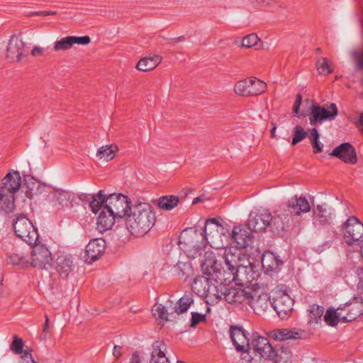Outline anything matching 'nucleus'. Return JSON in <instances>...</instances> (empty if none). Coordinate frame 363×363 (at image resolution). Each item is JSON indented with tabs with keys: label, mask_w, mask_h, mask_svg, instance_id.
Segmentation results:
<instances>
[{
	"label": "nucleus",
	"mask_w": 363,
	"mask_h": 363,
	"mask_svg": "<svg viewBox=\"0 0 363 363\" xmlns=\"http://www.w3.org/2000/svg\"><path fill=\"white\" fill-rule=\"evenodd\" d=\"M157 223L156 211L150 203L135 201L123 219L124 229L129 236L140 238L147 235Z\"/></svg>",
	"instance_id": "1"
},
{
	"label": "nucleus",
	"mask_w": 363,
	"mask_h": 363,
	"mask_svg": "<svg viewBox=\"0 0 363 363\" xmlns=\"http://www.w3.org/2000/svg\"><path fill=\"white\" fill-rule=\"evenodd\" d=\"M133 204L130 199L125 194H108L105 190H100L91 196L89 207L95 214L104 207L123 220L132 208Z\"/></svg>",
	"instance_id": "2"
},
{
	"label": "nucleus",
	"mask_w": 363,
	"mask_h": 363,
	"mask_svg": "<svg viewBox=\"0 0 363 363\" xmlns=\"http://www.w3.org/2000/svg\"><path fill=\"white\" fill-rule=\"evenodd\" d=\"M247 295L246 305L250 306L255 314L264 315L270 311L271 295L263 284L257 282L250 284Z\"/></svg>",
	"instance_id": "3"
},
{
	"label": "nucleus",
	"mask_w": 363,
	"mask_h": 363,
	"mask_svg": "<svg viewBox=\"0 0 363 363\" xmlns=\"http://www.w3.org/2000/svg\"><path fill=\"white\" fill-rule=\"evenodd\" d=\"M213 279L206 277H198L192 284L193 291L200 296L206 298L207 304L217 303L223 296V284L216 285Z\"/></svg>",
	"instance_id": "4"
},
{
	"label": "nucleus",
	"mask_w": 363,
	"mask_h": 363,
	"mask_svg": "<svg viewBox=\"0 0 363 363\" xmlns=\"http://www.w3.org/2000/svg\"><path fill=\"white\" fill-rule=\"evenodd\" d=\"M206 244L203 233L193 228L183 230L179 239L181 249L191 258H194Z\"/></svg>",
	"instance_id": "5"
},
{
	"label": "nucleus",
	"mask_w": 363,
	"mask_h": 363,
	"mask_svg": "<svg viewBox=\"0 0 363 363\" xmlns=\"http://www.w3.org/2000/svg\"><path fill=\"white\" fill-rule=\"evenodd\" d=\"M271 306L281 319L289 317L294 306V300L283 286L276 287L271 293Z\"/></svg>",
	"instance_id": "6"
},
{
	"label": "nucleus",
	"mask_w": 363,
	"mask_h": 363,
	"mask_svg": "<svg viewBox=\"0 0 363 363\" xmlns=\"http://www.w3.org/2000/svg\"><path fill=\"white\" fill-rule=\"evenodd\" d=\"M201 268L204 274L212 277L217 284L225 283L223 263L213 252L208 251L205 253Z\"/></svg>",
	"instance_id": "7"
},
{
	"label": "nucleus",
	"mask_w": 363,
	"mask_h": 363,
	"mask_svg": "<svg viewBox=\"0 0 363 363\" xmlns=\"http://www.w3.org/2000/svg\"><path fill=\"white\" fill-rule=\"evenodd\" d=\"M16 235L30 245L35 244L39 238L37 229L26 216L19 215L13 223Z\"/></svg>",
	"instance_id": "8"
},
{
	"label": "nucleus",
	"mask_w": 363,
	"mask_h": 363,
	"mask_svg": "<svg viewBox=\"0 0 363 363\" xmlns=\"http://www.w3.org/2000/svg\"><path fill=\"white\" fill-rule=\"evenodd\" d=\"M267 84L256 77L244 79L236 82L233 87L235 94L239 96H254L264 93Z\"/></svg>",
	"instance_id": "9"
},
{
	"label": "nucleus",
	"mask_w": 363,
	"mask_h": 363,
	"mask_svg": "<svg viewBox=\"0 0 363 363\" xmlns=\"http://www.w3.org/2000/svg\"><path fill=\"white\" fill-rule=\"evenodd\" d=\"M225 228L223 224L216 218L208 219L206 221L203 229L204 238L206 243L211 247L219 248L223 242V237L225 235Z\"/></svg>",
	"instance_id": "10"
},
{
	"label": "nucleus",
	"mask_w": 363,
	"mask_h": 363,
	"mask_svg": "<svg viewBox=\"0 0 363 363\" xmlns=\"http://www.w3.org/2000/svg\"><path fill=\"white\" fill-rule=\"evenodd\" d=\"M343 239L349 245H358L363 240V224L354 217H350L342 225Z\"/></svg>",
	"instance_id": "11"
},
{
	"label": "nucleus",
	"mask_w": 363,
	"mask_h": 363,
	"mask_svg": "<svg viewBox=\"0 0 363 363\" xmlns=\"http://www.w3.org/2000/svg\"><path fill=\"white\" fill-rule=\"evenodd\" d=\"M52 257L49 250L43 245L34 244L30 250V267L38 269H48L51 266Z\"/></svg>",
	"instance_id": "12"
},
{
	"label": "nucleus",
	"mask_w": 363,
	"mask_h": 363,
	"mask_svg": "<svg viewBox=\"0 0 363 363\" xmlns=\"http://www.w3.org/2000/svg\"><path fill=\"white\" fill-rule=\"evenodd\" d=\"M337 113V108L333 103L330 104L327 107L312 105L308 112L310 124L313 125L318 122L322 123L326 119H333Z\"/></svg>",
	"instance_id": "13"
},
{
	"label": "nucleus",
	"mask_w": 363,
	"mask_h": 363,
	"mask_svg": "<svg viewBox=\"0 0 363 363\" xmlns=\"http://www.w3.org/2000/svg\"><path fill=\"white\" fill-rule=\"evenodd\" d=\"M253 349L266 359H272L276 362H281L276 350L272 346L268 339L262 336L254 337L252 340Z\"/></svg>",
	"instance_id": "14"
},
{
	"label": "nucleus",
	"mask_w": 363,
	"mask_h": 363,
	"mask_svg": "<svg viewBox=\"0 0 363 363\" xmlns=\"http://www.w3.org/2000/svg\"><path fill=\"white\" fill-rule=\"evenodd\" d=\"M223 258L225 259V266L227 267L226 269L223 267L224 279L225 283H228L233 280L235 277L234 272H235L236 269L242 264L240 263V254L235 249H225Z\"/></svg>",
	"instance_id": "15"
},
{
	"label": "nucleus",
	"mask_w": 363,
	"mask_h": 363,
	"mask_svg": "<svg viewBox=\"0 0 363 363\" xmlns=\"http://www.w3.org/2000/svg\"><path fill=\"white\" fill-rule=\"evenodd\" d=\"M26 43L21 35L11 37L6 48V57L12 61L19 62L25 55Z\"/></svg>",
	"instance_id": "16"
},
{
	"label": "nucleus",
	"mask_w": 363,
	"mask_h": 363,
	"mask_svg": "<svg viewBox=\"0 0 363 363\" xmlns=\"http://www.w3.org/2000/svg\"><path fill=\"white\" fill-rule=\"evenodd\" d=\"M250 215V218L248 220V226L251 230L262 232L265 230L267 227H270L272 213L269 210H260Z\"/></svg>",
	"instance_id": "17"
},
{
	"label": "nucleus",
	"mask_w": 363,
	"mask_h": 363,
	"mask_svg": "<svg viewBox=\"0 0 363 363\" xmlns=\"http://www.w3.org/2000/svg\"><path fill=\"white\" fill-rule=\"evenodd\" d=\"M291 218L288 211L284 208L277 209L274 211V216L272 215L270 228L274 233L282 234L288 229Z\"/></svg>",
	"instance_id": "18"
},
{
	"label": "nucleus",
	"mask_w": 363,
	"mask_h": 363,
	"mask_svg": "<svg viewBox=\"0 0 363 363\" xmlns=\"http://www.w3.org/2000/svg\"><path fill=\"white\" fill-rule=\"evenodd\" d=\"M338 308L342 321H352L363 314V303L357 301L342 304Z\"/></svg>",
	"instance_id": "19"
},
{
	"label": "nucleus",
	"mask_w": 363,
	"mask_h": 363,
	"mask_svg": "<svg viewBox=\"0 0 363 363\" xmlns=\"http://www.w3.org/2000/svg\"><path fill=\"white\" fill-rule=\"evenodd\" d=\"M288 211L289 215L299 216L301 214L308 213L311 209V205L308 199L303 196L291 198L288 201L286 207L284 208Z\"/></svg>",
	"instance_id": "20"
},
{
	"label": "nucleus",
	"mask_w": 363,
	"mask_h": 363,
	"mask_svg": "<svg viewBox=\"0 0 363 363\" xmlns=\"http://www.w3.org/2000/svg\"><path fill=\"white\" fill-rule=\"evenodd\" d=\"M250 289V284L244 289L231 287L225 292L223 291L224 299L230 304L240 305L247 304L248 298L247 292Z\"/></svg>",
	"instance_id": "21"
},
{
	"label": "nucleus",
	"mask_w": 363,
	"mask_h": 363,
	"mask_svg": "<svg viewBox=\"0 0 363 363\" xmlns=\"http://www.w3.org/2000/svg\"><path fill=\"white\" fill-rule=\"evenodd\" d=\"M331 156L340 158L345 163L354 164L357 162L354 148L348 143H345L333 149Z\"/></svg>",
	"instance_id": "22"
},
{
	"label": "nucleus",
	"mask_w": 363,
	"mask_h": 363,
	"mask_svg": "<svg viewBox=\"0 0 363 363\" xmlns=\"http://www.w3.org/2000/svg\"><path fill=\"white\" fill-rule=\"evenodd\" d=\"M106 242L102 238L93 239L86 247V262L90 264L97 260L104 252Z\"/></svg>",
	"instance_id": "23"
},
{
	"label": "nucleus",
	"mask_w": 363,
	"mask_h": 363,
	"mask_svg": "<svg viewBox=\"0 0 363 363\" xmlns=\"http://www.w3.org/2000/svg\"><path fill=\"white\" fill-rule=\"evenodd\" d=\"M251 229L246 226H235L232 232V239L236 247L243 249L249 246L252 242Z\"/></svg>",
	"instance_id": "24"
},
{
	"label": "nucleus",
	"mask_w": 363,
	"mask_h": 363,
	"mask_svg": "<svg viewBox=\"0 0 363 363\" xmlns=\"http://www.w3.org/2000/svg\"><path fill=\"white\" fill-rule=\"evenodd\" d=\"M333 210L325 203L318 204L313 210L315 223L320 225H328L333 218Z\"/></svg>",
	"instance_id": "25"
},
{
	"label": "nucleus",
	"mask_w": 363,
	"mask_h": 363,
	"mask_svg": "<svg viewBox=\"0 0 363 363\" xmlns=\"http://www.w3.org/2000/svg\"><path fill=\"white\" fill-rule=\"evenodd\" d=\"M74 267L73 258L67 253L60 254L55 260V269L62 278H67Z\"/></svg>",
	"instance_id": "26"
},
{
	"label": "nucleus",
	"mask_w": 363,
	"mask_h": 363,
	"mask_svg": "<svg viewBox=\"0 0 363 363\" xmlns=\"http://www.w3.org/2000/svg\"><path fill=\"white\" fill-rule=\"evenodd\" d=\"M100 211L96 220V228L101 233H104L111 230L115 224L116 219L119 218L104 207Z\"/></svg>",
	"instance_id": "27"
},
{
	"label": "nucleus",
	"mask_w": 363,
	"mask_h": 363,
	"mask_svg": "<svg viewBox=\"0 0 363 363\" xmlns=\"http://www.w3.org/2000/svg\"><path fill=\"white\" fill-rule=\"evenodd\" d=\"M30 247H21L13 250L9 255V262L21 267H30Z\"/></svg>",
	"instance_id": "28"
},
{
	"label": "nucleus",
	"mask_w": 363,
	"mask_h": 363,
	"mask_svg": "<svg viewBox=\"0 0 363 363\" xmlns=\"http://www.w3.org/2000/svg\"><path fill=\"white\" fill-rule=\"evenodd\" d=\"M162 58L157 54H149L141 57L135 65V69L143 72L154 70L161 62Z\"/></svg>",
	"instance_id": "29"
},
{
	"label": "nucleus",
	"mask_w": 363,
	"mask_h": 363,
	"mask_svg": "<svg viewBox=\"0 0 363 363\" xmlns=\"http://www.w3.org/2000/svg\"><path fill=\"white\" fill-rule=\"evenodd\" d=\"M119 148L117 144L111 143L99 147L96 151L95 155L99 162H108L116 157Z\"/></svg>",
	"instance_id": "30"
},
{
	"label": "nucleus",
	"mask_w": 363,
	"mask_h": 363,
	"mask_svg": "<svg viewBox=\"0 0 363 363\" xmlns=\"http://www.w3.org/2000/svg\"><path fill=\"white\" fill-rule=\"evenodd\" d=\"M247 264H242L234 272V278L232 281H235L238 284H248L255 276V272L252 264L247 262Z\"/></svg>",
	"instance_id": "31"
},
{
	"label": "nucleus",
	"mask_w": 363,
	"mask_h": 363,
	"mask_svg": "<svg viewBox=\"0 0 363 363\" xmlns=\"http://www.w3.org/2000/svg\"><path fill=\"white\" fill-rule=\"evenodd\" d=\"M51 201L55 206H59L63 209L70 208L73 206L72 195L62 189H55L52 192Z\"/></svg>",
	"instance_id": "32"
},
{
	"label": "nucleus",
	"mask_w": 363,
	"mask_h": 363,
	"mask_svg": "<svg viewBox=\"0 0 363 363\" xmlns=\"http://www.w3.org/2000/svg\"><path fill=\"white\" fill-rule=\"evenodd\" d=\"M249 334L240 328H233L230 337L237 350L242 351L249 347Z\"/></svg>",
	"instance_id": "33"
},
{
	"label": "nucleus",
	"mask_w": 363,
	"mask_h": 363,
	"mask_svg": "<svg viewBox=\"0 0 363 363\" xmlns=\"http://www.w3.org/2000/svg\"><path fill=\"white\" fill-rule=\"evenodd\" d=\"M21 177L18 172L11 170L3 179L1 189L9 190V192L15 194L21 186Z\"/></svg>",
	"instance_id": "34"
},
{
	"label": "nucleus",
	"mask_w": 363,
	"mask_h": 363,
	"mask_svg": "<svg viewBox=\"0 0 363 363\" xmlns=\"http://www.w3.org/2000/svg\"><path fill=\"white\" fill-rule=\"evenodd\" d=\"M281 264L282 261L273 252H267L262 256V265L267 274L277 272Z\"/></svg>",
	"instance_id": "35"
},
{
	"label": "nucleus",
	"mask_w": 363,
	"mask_h": 363,
	"mask_svg": "<svg viewBox=\"0 0 363 363\" xmlns=\"http://www.w3.org/2000/svg\"><path fill=\"white\" fill-rule=\"evenodd\" d=\"M167 346L163 342L157 341L152 345L150 363H170L166 357Z\"/></svg>",
	"instance_id": "36"
},
{
	"label": "nucleus",
	"mask_w": 363,
	"mask_h": 363,
	"mask_svg": "<svg viewBox=\"0 0 363 363\" xmlns=\"http://www.w3.org/2000/svg\"><path fill=\"white\" fill-rule=\"evenodd\" d=\"M14 194L9 192V190L0 189V211L9 213L13 211Z\"/></svg>",
	"instance_id": "37"
},
{
	"label": "nucleus",
	"mask_w": 363,
	"mask_h": 363,
	"mask_svg": "<svg viewBox=\"0 0 363 363\" xmlns=\"http://www.w3.org/2000/svg\"><path fill=\"white\" fill-rule=\"evenodd\" d=\"M303 335V330L296 329H278L273 331V337L278 341L296 340L301 338Z\"/></svg>",
	"instance_id": "38"
},
{
	"label": "nucleus",
	"mask_w": 363,
	"mask_h": 363,
	"mask_svg": "<svg viewBox=\"0 0 363 363\" xmlns=\"http://www.w3.org/2000/svg\"><path fill=\"white\" fill-rule=\"evenodd\" d=\"M179 203V198L176 196H165L158 199L157 205L163 211H170Z\"/></svg>",
	"instance_id": "39"
},
{
	"label": "nucleus",
	"mask_w": 363,
	"mask_h": 363,
	"mask_svg": "<svg viewBox=\"0 0 363 363\" xmlns=\"http://www.w3.org/2000/svg\"><path fill=\"white\" fill-rule=\"evenodd\" d=\"M70 35L61 38L53 43L52 50L55 52H66L72 48Z\"/></svg>",
	"instance_id": "40"
},
{
	"label": "nucleus",
	"mask_w": 363,
	"mask_h": 363,
	"mask_svg": "<svg viewBox=\"0 0 363 363\" xmlns=\"http://www.w3.org/2000/svg\"><path fill=\"white\" fill-rule=\"evenodd\" d=\"M316 68L318 74L328 75L333 72V67L329 60L324 57H319L316 61Z\"/></svg>",
	"instance_id": "41"
},
{
	"label": "nucleus",
	"mask_w": 363,
	"mask_h": 363,
	"mask_svg": "<svg viewBox=\"0 0 363 363\" xmlns=\"http://www.w3.org/2000/svg\"><path fill=\"white\" fill-rule=\"evenodd\" d=\"M172 306V302L168 301L167 305L164 306L161 303H156L153 306L152 311L153 315L161 320H168V308Z\"/></svg>",
	"instance_id": "42"
},
{
	"label": "nucleus",
	"mask_w": 363,
	"mask_h": 363,
	"mask_svg": "<svg viewBox=\"0 0 363 363\" xmlns=\"http://www.w3.org/2000/svg\"><path fill=\"white\" fill-rule=\"evenodd\" d=\"M340 313L339 308H330L328 309L324 315V320L330 326H335L339 322L342 321L341 317L338 315Z\"/></svg>",
	"instance_id": "43"
},
{
	"label": "nucleus",
	"mask_w": 363,
	"mask_h": 363,
	"mask_svg": "<svg viewBox=\"0 0 363 363\" xmlns=\"http://www.w3.org/2000/svg\"><path fill=\"white\" fill-rule=\"evenodd\" d=\"M323 313V307L318 305L311 306L308 313V323L310 324L318 323L321 320Z\"/></svg>",
	"instance_id": "44"
},
{
	"label": "nucleus",
	"mask_w": 363,
	"mask_h": 363,
	"mask_svg": "<svg viewBox=\"0 0 363 363\" xmlns=\"http://www.w3.org/2000/svg\"><path fill=\"white\" fill-rule=\"evenodd\" d=\"M293 138L291 143V146H295L297 143L303 140L307 137V132L300 124H296L292 129Z\"/></svg>",
	"instance_id": "45"
},
{
	"label": "nucleus",
	"mask_w": 363,
	"mask_h": 363,
	"mask_svg": "<svg viewBox=\"0 0 363 363\" xmlns=\"http://www.w3.org/2000/svg\"><path fill=\"white\" fill-rule=\"evenodd\" d=\"M193 303V298L189 295H184L177 303L175 306V312L180 314L186 312L191 304Z\"/></svg>",
	"instance_id": "46"
},
{
	"label": "nucleus",
	"mask_w": 363,
	"mask_h": 363,
	"mask_svg": "<svg viewBox=\"0 0 363 363\" xmlns=\"http://www.w3.org/2000/svg\"><path fill=\"white\" fill-rule=\"evenodd\" d=\"M319 133L315 128L311 130L309 135V140L313 149L314 153H319L323 152V145L319 141Z\"/></svg>",
	"instance_id": "47"
},
{
	"label": "nucleus",
	"mask_w": 363,
	"mask_h": 363,
	"mask_svg": "<svg viewBox=\"0 0 363 363\" xmlns=\"http://www.w3.org/2000/svg\"><path fill=\"white\" fill-rule=\"evenodd\" d=\"M23 348L24 343L23 340L19 337L14 335L13 337V341L10 345L11 350L16 354H21L22 357L25 352H28V351L24 350Z\"/></svg>",
	"instance_id": "48"
},
{
	"label": "nucleus",
	"mask_w": 363,
	"mask_h": 363,
	"mask_svg": "<svg viewBox=\"0 0 363 363\" xmlns=\"http://www.w3.org/2000/svg\"><path fill=\"white\" fill-rule=\"evenodd\" d=\"M259 41V38L255 33H251L242 38V47L252 48L257 45Z\"/></svg>",
	"instance_id": "49"
},
{
	"label": "nucleus",
	"mask_w": 363,
	"mask_h": 363,
	"mask_svg": "<svg viewBox=\"0 0 363 363\" xmlns=\"http://www.w3.org/2000/svg\"><path fill=\"white\" fill-rule=\"evenodd\" d=\"M240 363H260V358L255 354L252 355L249 352H245L242 354Z\"/></svg>",
	"instance_id": "50"
},
{
	"label": "nucleus",
	"mask_w": 363,
	"mask_h": 363,
	"mask_svg": "<svg viewBox=\"0 0 363 363\" xmlns=\"http://www.w3.org/2000/svg\"><path fill=\"white\" fill-rule=\"evenodd\" d=\"M72 46L74 45H86L90 43L91 38L88 35L84 36H74L70 35Z\"/></svg>",
	"instance_id": "51"
},
{
	"label": "nucleus",
	"mask_w": 363,
	"mask_h": 363,
	"mask_svg": "<svg viewBox=\"0 0 363 363\" xmlns=\"http://www.w3.org/2000/svg\"><path fill=\"white\" fill-rule=\"evenodd\" d=\"M277 3V0H254V4L259 8H268Z\"/></svg>",
	"instance_id": "52"
},
{
	"label": "nucleus",
	"mask_w": 363,
	"mask_h": 363,
	"mask_svg": "<svg viewBox=\"0 0 363 363\" xmlns=\"http://www.w3.org/2000/svg\"><path fill=\"white\" fill-rule=\"evenodd\" d=\"M302 101V97L300 94H298L296 96V100L294 101V106H293V112L295 113L296 116H299V109Z\"/></svg>",
	"instance_id": "53"
},
{
	"label": "nucleus",
	"mask_w": 363,
	"mask_h": 363,
	"mask_svg": "<svg viewBox=\"0 0 363 363\" xmlns=\"http://www.w3.org/2000/svg\"><path fill=\"white\" fill-rule=\"evenodd\" d=\"M205 320V315H201L196 313H192L191 326L194 327L198 323L203 321Z\"/></svg>",
	"instance_id": "54"
},
{
	"label": "nucleus",
	"mask_w": 363,
	"mask_h": 363,
	"mask_svg": "<svg viewBox=\"0 0 363 363\" xmlns=\"http://www.w3.org/2000/svg\"><path fill=\"white\" fill-rule=\"evenodd\" d=\"M30 54L34 57H40L44 55L45 48L41 46H34L31 50Z\"/></svg>",
	"instance_id": "55"
},
{
	"label": "nucleus",
	"mask_w": 363,
	"mask_h": 363,
	"mask_svg": "<svg viewBox=\"0 0 363 363\" xmlns=\"http://www.w3.org/2000/svg\"><path fill=\"white\" fill-rule=\"evenodd\" d=\"M22 363H37L33 359L30 352H25L22 356Z\"/></svg>",
	"instance_id": "56"
},
{
	"label": "nucleus",
	"mask_w": 363,
	"mask_h": 363,
	"mask_svg": "<svg viewBox=\"0 0 363 363\" xmlns=\"http://www.w3.org/2000/svg\"><path fill=\"white\" fill-rule=\"evenodd\" d=\"M142 359L141 355L138 352H135L133 354L130 363H141Z\"/></svg>",
	"instance_id": "57"
},
{
	"label": "nucleus",
	"mask_w": 363,
	"mask_h": 363,
	"mask_svg": "<svg viewBox=\"0 0 363 363\" xmlns=\"http://www.w3.org/2000/svg\"><path fill=\"white\" fill-rule=\"evenodd\" d=\"M113 355L116 358L118 359L122 355L121 353V347L115 345L113 347Z\"/></svg>",
	"instance_id": "58"
},
{
	"label": "nucleus",
	"mask_w": 363,
	"mask_h": 363,
	"mask_svg": "<svg viewBox=\"0 0 363 363\" xmlns=\"http://www.w3.org/2000/svg\"><path fill=\"white\" fill-rule=\"evenodd\" d=\"M272 128L270 131L271 138L273 139H277V125L274 122L272 123Z\"/></svg>",
	"instance_id": "59"
},
{
	"label": "nucleus",
	"mask_w": 363,
	"mask_h": 363,
	"mask_svg": "<svg viewBox=\"0 0 363 363\" xmlns=\"http://www.w3.org/2000/svg\"><path fill=\"white\" fill-rule=\"evenodd\" d=\"M357 275L359 279V286L363 287V268L357 270Z\"/></svg>",
	"instance_id": "60"
},
{
	"label": "nucleus",
	"mask_w": 363,
	"mask_h": 363,
	"mask_svg": "<svg viewBox=\"0 0 363 363\" xmlns=\"http://www.w3.org/2000/svg\"><path fill=\"white\" fill-rule=\"evenodd\" d=\"M201 200V197H196L195 199H194L193 200V204H196L198 202H199Z\"/></svg>",
	"instance_id": "61"
},
{
	"label": "nucleus",
	"mask_w": 363,
	"mask_h": 363,
	"mask_svg": "<svg viewBox=\"0 0 363 363\" xmlns=\"http://www.w3.org/2000/svg\"><path fill=\"white\" fill-rule=\"evenodd\" d=\"M48 322H49L48 318L46 317V320L44 324V330H46V328L48 327Z\"/></svg>",
	"instance_id": "62"
},
{
	"label": "nucleus",
	"mask_w": 363,
	"mask_h": 363,
	"mask_svg": "<svg viewBox=\"0 0 363 363\" xmlns=\"http://www.w3.org/2000/svg\"><path fill=\"white\" fill-rule=\"evenodd\" d=\"M26 194H27V197L28 198V199H29V200H30V199H32V196H33V195H32L31 192H30V191H29V192H28V191H27V192H26Z\"/></svg>",
	"instance_id": "63"
},
{
	"label": "nucleus",
	"mask_w": 363,
	"mask_h": 363,
	"mask_svg": "<svg viewBox=\"0 0 363 363\" xmlns=\"http://www.w3.org/2000/svg\"><path fill=\"white\" fill-rule=\"evenodd\" d=\"M360 122H361V123H362V125L363 126V113L360 116Z\"/></svg>",
	"instance_id": "64"
}]
</instances>
